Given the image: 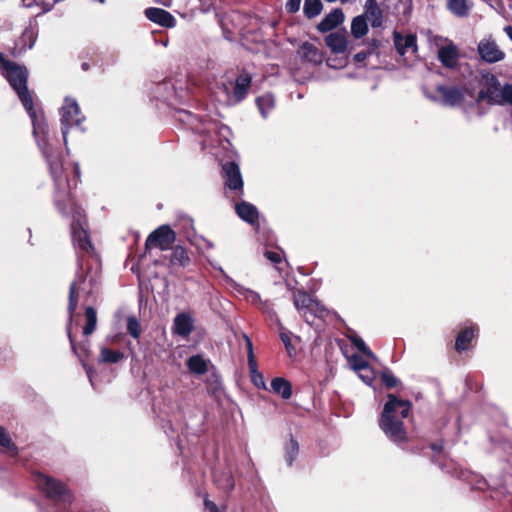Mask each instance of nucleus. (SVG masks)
I'll return each instance as SVG.
<instances>
[{"instance_id": "nucleus-26", "label": "nucleus", "mask_w": 512, "mask_h": 512, "mask_svg": "<svg viewBox=\"0 0 512 512\" xmlns=\"http://www.w3.org/2000/svg\"><path fill=\"white\" fill-rule=\"evenodd\" d=\"M300 450L299 442L293 435L284 444V460L288 466H291L298 457Z\"/></svg>"}, {"instance_id": "nucleus-1", "label": "nucleus", "mask_w": 512, "mask_h": 512, "mask_svg": "<svg viewBox=\"0 0 512 512\" xmlns=\"http://www.w3.org/2000/svg\"><path fill=\"white\" fill-rule=\"evenodd\" d=\"M2 75L17 94L24 109L29 115L33 130L32 134L45 159L54 182V204L64 217H71V239L77 253V272L75 277H99L96 269L85 268V256L92 258L97 264L99 256L91 242L85 214L70 197V185L63 167V155L55 139L51 137L48 123L43 113L34 108L32 94L28 89L29 71L25 65L7 60L0 54Z\"/></svg>"}, {"instance_id": "nucleus-8", "label": "nucleus", "mask_w": 512, "mask_h": 512, "mask_svg": "<svg viewBox=\"0 0 512 512\" xmlns=\"http://www.w3.org/2000/svg\"><path fill=\"white\" fill-rule=\"evenodd\" d=\"M176 240V233L169 225H161L151 232L146 241L145 248H159L161 251L169 250Z\"/></svg>"}, {"instance_id": "nucleus-51", "label": "nucleus", "mask_w": 512, "mask_h": 512, "mask_svg": "<svg viewBox=\"0 0 512 512\" xmlns=\"http://www.w3.org/2000/svg\"><path fill=\"white\" fill-rule=\"evenodd\" d=\"M366 45L367 51L371 55L381 46V42L378 39H371L367 41Z\"/></svg>"}, {"instance_id": "nucleus-11", "label": "nucleus", "mask_w": 512, "mask_h": 512, "mask_svg": "<svg viewBox=\"0 0 512 512\" xmlns=\"http://www.w3.org/2000/svg\"><path fill=\"white\" fill-rule=\"evenodd\" d=\"M222 175L225 186L237 193L243 194V179L237 163L230 161L222 165Z\"/></svg>"}, {"instance_id": "nucleus-34", "label": "nucleus", "mask_w": 512, "mask_h": 512, "mask_svg": "<svg viewBox=\"0 0 512 512\" xmlns=\"http://www.w3.org/2000/svg\"><path fill=\"white\" fill-rule=\"evenodd\" d=\"M170 262L172 265L185 267L190 263V258L182 246H176L172 251Z\"/></svg>"}, {"instance_id": "nucleus-47", "label": "nucleus", "mask_w": 512, "mask_h": 512, "mask_svg": "<svg viewBox=\"0 0 512 512\" xmlns=\"http://www.w3.org/2000/svg\"><path fill=\"white\" fill-rule=\"evenodd\" d=\"M346 64H347V61L344 58H341V59H338V60L335 59V58H328L327 59V65L329 67H332V68H335V69L345 67Z\"/></svg>"}, {"instance_id": "nucleus-13", "label": "nucleus", "mask_w": 512, "mask_h": 512, "mask_svg": "<svg viewBox=\"0 0 512 512\" xmlns=\"http://www.w3.org/2000/svg\"><path fill=\"white\" fill-rule=\"evenodd\" d=\"M479 57L486 63H497L502 61L505 57V53L498 47L496 42L491 38L487 37L482 39L477 46Z\"/></svg>"}, {"instance_id": "nucleus-6", "label": "nucleus", "mask_w": 512, "mask_h": 512, "mask_svg": "<svg viewBox=\"0 0 512 512\" xmlns=\"http://www.w3.org/2000/svg\"><path fill=\"white\" fill-rule=\"evenodd\" d=\"M60 124L63 142L67 147V137L71 128H77L80 132H85L82 122L85 117L81 114L80 107L74 98L66 97L64 104L60 109Z\"/></svg>"}, {"instance_id": "nucleus-39", "label": "nucleus", "mask_w": 512, "mask_h": 512, "mask_svg": "<svg viewBox=\"0 0 512 512\" xmlns=\"http://www.w3.org/2000/svg\"><path fill=\"white\" fill-rule=\"evenodd\" d=\"M0 446L6 448L12 455H17L18 448L4 427L0 426Z\"/></svg>"}, {"instance_id": "nucleus-56", "label": "nucleus", "mask_w": 512, "mask_h": 512, "mask_svg": "<svg viewBox=\"0 0 512 512\" xmlns=\"http://www.w3.org/2000/svg\"><path fill=\"white\" fill-rule=\"evenodd\" d=\"M430 448L433 452L440 453L443 450V441H437L430 445Z\"/></svg>"}, {"instance_id": "nucleus-32", "label": "nucleus", "mask_w": 512, "mask_h": 512, "mask_svg": "<svg viewBox=\"0 0 512 512\" xmlns=\"http://www.w3.org/2000/svg\"><path fill=\"white\" fill-rule=\"evenodd\" d=\"M207 392L214 396L215 398L219 397L221 394L223 387L221 382V377L217 372H211L205 381Z\"/></svg>"}, {"instance_id": "nucleus-30", "label": "nucleus", "mask_w": 512, "mask_h": 512, "mask_svg": "<svg viewBox=\"0 0 512 512\" xmlns=\"http://www.w3.org/2000/svg\"><path fill=\"white\" fill-rule=\"evenodd\" d=\"M216 485L225 492H230L235 486L234 478L229 470L221 471L214 474Z\"/></svg>"}, {"instance_id": "nucleus-25", "label": "nucleus", "mask_w": 512, "mask_h": 512, "mask_svg": "<svg viewBox=\"0 0 512 512\" xmlns=\"http://www.w3.org/2000/svg\"><path fill=\"white\" fill-rule=\"evenodd\" d=\"M209 360L202 355L196 354L190 356L186 361L188 370L195 375H203L208 371Z\"/></svg>"}, {"instance_id": "nucleus-3", "label": "nucleus", "mask_w": 512, "mask_h": 512, "mask_svg": "<svg viewBox=\"0 0 512 512\" xmlns=\"http://www.w3.org/2000/svg\"><path fill=\"white\" fill-rule=\"evenodd\" d=\"M482 88L479 90L473 104L465 109L468 117L473 115L483 116L486 111L481 108V103L486 101L488 105L512 106V84H501L497 76L486 72L482 74Z\"/></svg>"}, {"instance_id": "nucleus-63", "label": "nucleus", "mask_w": 512, "mask_h": 512, "mask_svg": "<svg viewBox=\"0 0 512 512\" xmlns=\"http://www.w3.org/2000/svg\"><path fill=\"white\" fill-rule=\"evenodd\" d=\"M360 377H361V378H362L366 383H368V381H371V380H372V378H370V377H365V376H363V375H361Z\"/></svg>"}, {"instance_id": "nucleus-54", "label": "nucleus", "mask_w": 512, "mask_h": 512, "mask_svg": "<svg viewBox=\"0 0 512 512\" xmlns=\"http://www.w3.org/2000/svg\"><path fill=\"white\" fill-rule=\"evenodd\" d=\"M369 52L366 51H360L354 55V61L357 63H362L366 60V58L369 56Z\"/></svg>"}, {"instance_id": "nucleus-37", "label": "nucleus", "mask_w": 512, "mask_h": 512, "mask_svg": "<svg viewBox=\"0 0 512 512\" xmlns=\"http://www.w3.org/2000/svg\"><path fill=\"white\" fill-rule=\"evenodd\" d=\"M323 9L321 0H305L303 6L304 15L308 19L318 16Z\"/></svg>"}, {"instance_id": "nucleus-43", "label": "nucleus", "mask_w": 512, "mask_h": 512, "mask_svg": "<svg viewBox=\"0 0 512 512\" xmlns=\"http://www.w3.org/2000/svg\"><path fill=\"white\" fill-rule=\"evenodd\" d=\"M242 294L244 295L246 300L251 302L252 304H261L262 303L260 295L253 290L244 289Z\"/></svg>"}, {"instance_id": "nucleus-21", "label": "nucleus", "mask_w": 512, "mask_h": 512, "mask_svg": "<svg viewBox=\"0 0 512 512\" xmlns=\"http://www.w3.org/2000/svg\"><path fill=\"white\" fill-rule=\"evenodd\" d=\"M345 15L342 9L335 8L328 13L321 22L317 25L318 31L325 33L333 30L338 25L344 22Z\"/></svg>"}, {"instance_id": "nucleus-9", "label": "nucleus", "mask_w": 512, "mask_h": 512, "mask_svg": "<svg viewBox=\"0 0 512 512\" xmlns=\"http://www.w3.org/2000/svg\"><path fill=\"white\" fill-rule=\"evenodd\" d=\"M251 76L248 73L240 74L235 81L233 96L230 95L229 87L226 84H222L219 89L225 94V102L227 104L239 103L247 95L251 84Z\"/></svg>"}, {"instance_id": "nucleus-24", "label": "nucleus", "mask_w": 512, "mask_h": 512, "mask_svg": "<svg viewBox=\"0 0 512 512\" xmlns=\"http://www.w3.org/2000/svg\"><path fill=\"white\" fill-rule=\"evenodd\" d=\"M365 13L368 19L370 20L371 26L373 28H378L382 26L383 15L382 10L378 6L377 0H366Z\"/></svg>"}, {"instance_id": "nucleus-41", "label": "nucleus", "mask_w": 512, "mask_h": 512, "mask_svg": "<svg viewBox=\"0 0 512 512\" xmlns=\"http://www.w3.org/2000/svg\"><path fill=\"white\" fill-rule=\"evenodd\" d=\"M381 379L387 388H394L400 384V380L389 370L382 372Z\"/></svg>"}, {"instance_id": "nucleus-61", "label": "nucleus", "mask_w": 512, "mask_h": 512, "mask_svg": "<svg viewBox=\"0 0 512 512\" xmlns=\"http://www.w3.org/2000/svg\"><path fill=\"white\" fill-rule=\"evenodd\" d=\"M229 17H231V20L234 21L235 19H238L240 15L238 13H232Z\"/></svg>"}, {"instance_id": "nucleus-29", "label": "nucleus", "mask_w": 512, "mask_h": 512, "mask_svg": "<svg viewBox=\"0 0 512 512\" xmlns=\"http://www.w3.org/2000/svg\"><path fill=\"white\" fill-rule=\"evenodd\" d=\"M256 105L260 111L261 116L266 119L269 113L275 107V98L273 94L266 93L256 98Z\"/></svg>"}, {"instance_id": "nucleus-57", "label": "nucleus", "mask_w": 512, "mask_h": 512, "mask_svg": "<svg viewBox=\"0 0 512 512\" xmlns=\"http://www.w3.org/2000/svg\"><path fill=\"white\" fill-rule=\"evenodd\" d=\"M82 365H83V367H84V369L86 371V374H87V376L89 378L90 383L93 384V382H92V368L89 367L88 365H86L83 361H82Z\"/></svg>"}, {"instance_id": "nucleus-18", "label": "nucleus", "mask_w": 512, "mask_h": 512, "mask_svg": "<svg viewBox=\"0 0 512 512\" xmlns=\"http://www.w3.org/2000/svg\"><path fill=\"white\" fill-rule=\"evenodd\" d=\"M235 212L240 219L248 224L252 226L258 225L259 212L255 205L241 201L235 205Z\"/></svg>"}, {"instance_id": "nucleus-31", "label": "nucleus", "mask_w": 512, "mask_h": 512, "mask_svg": "<svg viewBox=\"0 0 512 512\" xmlns=\"http://www.w3.org/2000/svg\"><path fill=\"white\" fill-rule=\"evenodd\" d=\"M367 18L364 15H358L351 22V34L355 39H360L368 33Z\"/></svg>"}, {"instance_id": "nucleus-46", "label": "nucleus", "mask_w": 512, "mask_h": 512, "mask_svg": "<svg viewBox=\"0 0 512 512\" xmlns=\"http://www.w3.org/2000/svg\"><path fill=\"white\" fill-rule=\"evenodd\" d=\"M183 222V228L187 235H190L194 231L193 219L189 216H183L180 219Z\"/></svg>"}, {"instance_id": "nucleus-15", "label": "nucleus", "mask_w": 512, "mask_h": 512, "mask_svg": "<svg viewBox=\"0 0 512 512\" xmlns=\"http://www.w3.org/2000/svg\"><path fill=\"white\" fill-rule=\"evenodd\" d=\"M438 59L441 64L449 69H454L458 65L459 51L455 44L450 42L438 49Z\"/></svg>"}, {"instance_id": "nucleus-42", "label": "nucleus", "mask_w": 512, "mask_h": 512, "mask_svg": "<svg viewBox=\"0 0 512 512\" xmlns=\"http://www.w3.org/2000/svg\"><path fill=\"white\" fill-rule=\"evenodd\" d=\"M352 366L355 371H365L370 369L368 362L356 355L352 357Z\"/></svg>"}, {"instance_id": "nucleus-48", "label": "nucleus", "mask_w": 512, "mask_h": 512, "mask_svg": "<svg viewBox=\"0 0 512 512\" xmlns=\"http://www.w3.org/2000/svg\"><path fill=\"white\" fill-rule=\"evenodd\" d=\"M281 341L283 342L287 352L291 355L292 351L294 350V347L291 343V339L288 333L282 332L280 334Z\"/></svg>"}, {"instance_id": "nucleus-7", "label": "nucleus", "mask_w": 512, "mask_h": 512, "mask_svg": "<svg viewBox=\"0 0 512 512\" xmlns=\"http://www.w3.org/2000/svg\"><path fill=\"white\" fill-rule=\"evenodd\" d=\"M296 309L302 313L306 323L312 325L316 317L323 316L324 307L312 299L305 291H297L293 295Z\"/></svg>"}, {"instance_id": "nucleus-44", "label": "nucleus", "mask_w": 512, "mask_h": 512, "mask_svg": "<svg viewBox=\"0 0 512 512\" xmlns=\"http://www.w3.org/2000/svg\"><path fill=\"white\" fill-rule=\"evenodd\" d=\"M250 377L256 387L266 389L264 376L259 371L256 373H250Z\"/></svg>"}, {"instance_id": "nucleus-59", "label": "nucleus", "mask_w": 512, "mask_h": 512, "mask_svg": "<svg viewBox=\"0 0 512 512\" xmlns=\"http://www.w3.org/2000/svg\"><path fill=\"white\" fill-rule=\"evenodd\" d=\"M505 33L509 37V39L512 41V26H506L504 28Z\"/></svg>"}, {"instance_id": "nucleus-58", "label": "nucleus", "mask_w": 512, "mask_h": 512, "mask_svg": "<svg viewBox=\"0 0 512 512\" xmlns=\"http://www.w3.org/2000/svg\"><path fill=\"white\" fill-rule=\"evenodd\" d=\"M244 337H245V340H246V345H247L248 353H254L253 352V344H252L251 339L247 335H245Z\"/></svg>"}, {"instance_id": "nucleus-50", "label": "nucleus", "mask_w": 512, "mask_h": 512, "mask_svg": "<svg viewBox=\"0 0 512 512\" xmlns=\"http://www.w3.org/2000/svg\"><path fill=\"white\" fill-rule=\"evenodd\" d=\"M264 255L270 262L274 264H279L281 262V255L279 252L266 251Z\"/></svg>"}, {"instance_id": "nucleus-22", "label": "nucleus", "mask_w": 512, "mask_h": 512, "mask_svg": "<svg viewBox=\"0 0 512 512\" xmlns=\"http://www.w3.org/2000/svg\"><path fill=\"white\" fill-rule=\"evenodd\" d=\"M437 91L441 94L443 104L447 106H457L464 98L461 89L457 87H445L440 85L437 87Z\"/></svg>"}, {"instance_id": "nucleus-40", "label": "nucleus", "mask_w": 512, "mask_h": 512, "mask_svg": "<svg viewBox=\"0 0 512 512\" xmlns=\"http://www.w3.org/2000/svg\"><path fill=\"white\" fill-rule=\"evenodd\" d=\"M127 331L135 339H138L141 334V326L135 316H129L127 318Z\"/></svg>"}, {"instance_id": "nucleus-27", "label": "nucleus", "mask_w": 512, "mask_h": 512, "mask_svg": "<svg viewBox=\"0 0 512 512\" xmlns=\"http://www.w3.org/2000/svg\"><path fill=\"white\" fill-rule=\"evenodd\" d=\"M270 386L271 390L283 399H289L292 396L291 383L282 377L272 379Z\"/></svg>"}, {"instance_id": "nucleus-17", "label": "nucleus", "mask_w": 512, "mask_h": 512, "mask_svg": "<svg viewBox=\"0 0 512 512\" xmlns=\"http://www.w3.org/2000/svg\"><path fill=\"white\" fill-rule=\"evenodd\" d=\"M297 55L306 63L316 66L323 61L320 50L312 43L304 42L298 49Z\"/></svg>"}, {"instance_id": "nucleus-55", "label": "nucleus", "mask_w": 512, "mask_h": 512, "mask_svg": "<svg viewBox=\"0 0 512 512\" xmlns=\"http://www.w3.org/2000/svg\"><path fill=\"white\" fill-rule=\"evenodd\" d=\"M204 505H205L206 509L209 510V512H221L219 510V508L217 507V505L208 499H206L204 501Z\"/></svg>"}, {"instance_id": "nucleus-38", "label": "nucleus", "mask_w": 512, "mask_h": 512, "mask_svg": "<svg viewBox=\"0 0 512 512\" xmlns=\"http://www.w3.org/2000/svg\"><path fill=\"white\" fill-rule=\"evenodd\" d=\"M350 342L353 344L354 347H356L361 353H363L365 356L376 359L375 354L371 351V349L366 345L365 341L356 335L355 333L348 337Z\"/></svg>"}, {"instance_id": "nucleus-16", "label": "nucleus", "mask_w": 512, "mask_h": 512, "mask_svg": "<svg viewBox=\"0 0 512 512\" xmlns=\"http://www.w3.org/2000/svg\"><path fill=\"white\" fill-rule=\"evenodd\" d=\"M479 329L475 324H471L468 327L462 329L455 339V350L458 353L469 349V344L478 336Z\"/></svg>"}, {"instance_id": "nucleus-62", "label": "nucleus", "mask_w": 512, "mask_h": 512, "mask_svg": "<svg viewBox=\"0 0 512 512\" xmlns=\"http://www.w3.org/2000/svg\"><path fill=\"white\" fill-rule=\"evenodd\" d=\"M203 421H204V420H203V418H201V420H200V422H199V424H198V426H199V427H198V428H196V429H194V431H195V432H198V431H200V430H201V426L203 425Z\"/></svg>"}, {"instance_id": "nucleus-60", "label": "nucleus", "mask_w": 512, "mask_h": 512, "mask_svg": "<svg viewBox=\"0 0 512 512\" xmlns=\"http://www.w3.org/2000/svg\"><path fill=\"white\" fill-rule=\"evenodd\" d=\"M81 68L82 70L87 71L89 69V64L87 62H83Z\"/></svg>"}, {"instance_id": "nucleus-23", "label": "nucleus", "mask_w": 512, "mask_h": 512, "mask_svg": "<svg viewBox=\"0 0 512 512\" xmlns=\"http://www.w3.org/2000/svg\"><path fill=\"white\" fill-rule=\"evenodd\" d=\"M193 328V319L190 315L181 313L174 318L173 330L175 334L187 337L191 334Z\"/></svg>"}, {"instance_id": "nucleus-35", "label": "nucleus", "mask_w": 512, "mask_h": 512, "mask_svg": "<svg viewBox=\"0 0 512 512\" xmlns=\"http://www.w3.org/2000/svg\"><path fill=\"white\" fill-rule=\"evenodd\" d=\"M208 127L210 128V134L215 133L220 140L229 142V138L232 135L231 129L225 125L216 121H209Z\"/></svg>"}, {"instance_id": "nucleus-53", "label": "nucleus", "mask_w": 512, "mask_h": 512, "mask_svg": "<svg viewBox=\"0 0 512 512\" xmlns=\"http://www.w3.org/2000/svg\"><path fill=\"white\" fill-rule=\"evenodd\" d=\"M227 20H228V17H225L222 21H221V25H222V29H223V34H224V37L229 40V41H232L234 39L233 37V32L229 31L228 28H227Z\"/></svg>"}, {"instance_id": "nucleus-33", "label": "nucleus", "mask_w": 512, "mask_h": 512, "mask_svg": "<svg viewBox=\"0 0 512 512\" xmlns=\"http://www.w3.org/2000/svg\"><path fill=\"white\" fill-rule=\"evenodd\" d=\"M447 8L457 17H467L470 10L467 0H448Z\"/></svg>"}, {"instance_id": "nucleus-28", "label": "nucleus", "mask_w": 512, "mask_h": 512, "mask_svg": "<svg viewBox=\"0 0 512 512\" xmlns=\"http://www.w3.org/2000/svg\"><path fill=\"white\" fill-rule=\"evenodd\" d=\"M125 359V354L118 350H112L108 347H101L99 354V363L115 364Z\"/></svg>"}, {"instance_id": "nucleus-12", "label": "nucleus", "mask_w": 512, "mask_h": 512, "mask_svg": "<svg viewBox=\"0 0 512 512\" xmlns=\"http://www.w3.org/2000/svg\"><path fill=\"white\" fill-rule=\"evenodd\" d=\"M174 117L198 134H210L208 127L210 120H203L200 116L184 109L177 110Z\"/></svg>"}, {"instance_id": "nucleus-14", "label": "nucleus", "mask_w": 512, "mask_h": 512, "mask_svg": "<svg viewBox=\"0 0 512 512\" xmlns=\"http://www.w3.org/2000/svg\"><path fill=\"white\" fill-rule=\"evenodd\" d=\"M393 38L395 48L401 56L405 55L409 50H412L413 53L417 52V37L415 34L409 33L403 36L395 30L393 32Z\"/></svg>"}, {"instance_id": "nucleus-4", "label": "nucleus", "mask_w": 512, "mask_h": 512, "mask_svg": "<svg viewBox=\"0 0 512 512\" xmlns=\"http://www.w3.org/2000/svg\"><path fill=\"white\" fill-rule=\"evenodd\" d=\"M34 482L47 498L57 504L66 505L73 501L71 491L63 482L55 478L42 473H36L34 475Z\"/></svg>"}, {"instance_id": "nucleus-64", "label": "nucleus", "mask_w": 512, "mask_h": 512, "mask_svg": "<svg viewBox=\"0 0 512 512\" xmlns=\"http://www.w3.org/2000/svg\"><path fill=\"white\" fill-rule=\"evenodd\" d=\"M75 174H76L77 176H79V174H80V170H79L78 165L75 167Z\"/></svg>"}, {"instance_id": "nucleus-10", "label": "nucleus", "mask_w": 512, "mask_h": 512, "mask_svg": "<svg viewBox=\"0 0 512 512\" xmlns=\"http://www.w3.org/2000/svg\"><path fill=\"white\" fill-rule=\"evenodd\" d=\"M184 91L178 90L171 80H164L154 84L152 94L157 100L163 101L168 105H173L175 100L183 98Z\"/></svg>"}, {"instance_id": "nucleus-5", "label": "nucleus", "mask_w": 512, "mask_h": 512, "mask_svg": "<svg viewBox=\"0 0 512 512\" xmlns=\"http://www.w3.org/2000/svg\"><path fill=\"white\" fill-rule=\"evenodd\" d=\"M472 487L478 490H484L487 487L492 491L493 499L512 501V474L510 473L491 475L489 480L481 478Z\"/></svg>"}, {"instance_id": "nucleus-49", "label": "nucleus", "mask_w": 512, "mask_h": 512, "mask_svg": "<svg viewBox=\"0 0 512 512\" xmlns=\"http://www.w3.org/2000/svg\"><path fill=\"white\" fill-rule=\"evenodd\" d=\"M301 0H288L286 3V10L289 13H296L300 8Z\"/></svg>"}, {"instance_id": "nucleus-52", "label": "nucleus", "mask_w": 512, "mask_h": 512, "mask_svg": "<svg viewBox=\"0 0 512 512\" xmlns=\"http://www.w3.org/2000/svg\"><path fill=\"white\" fill-rule=\"evenodd\" d=\"M248 368L249 373H256L258 371L257 362L254 353H248Z\"/></svg>"}, {"instance_id": "nucleus-2", "label": "nucleus", "mask_w": 512, "mask_h": 512, "mask_svg": "<svg viewBox=\"0 0 512 512\" xmlns=\"http://www.w3.org/2000/svg\"><path fill=\"white\" fill-rule=\"evenodd\" d=\"M411 403L407 400H400L394 394L387 395V402L384 404L379 427L385 436L397 446L407 442V432L403 420L408 417Z\"/></svg>"}, {"instance_id": "nucleus-36", "label": "nucleus", "mask_w": 512, "mask_h": 512, "mask_svg": "<svg viewBox=\"0 0 512 512\" xmlns=\"http://www.w3.org/2000/svg\"><path fill=\"white\" fill-rule=\"evenodd\" d=\"M85 317H86V324L83 327V334L85 336H88L92 334L97 325V315L96 310L92 306H88L85 309Z\"/></svg>"}, {"instance_id": "nucleus-45", "label": "nucleus", "mask_w": 512, "mask_h": 512, "mask_svg": "<svg viewBox=\"0 0 512 512\" xmlns=\"http://www.w3.org/2000/svg\"><path fill=\"white\" fill-rule=\"evenodd\" d=\"M261 309L263 313H265L270 318H277L276 312L274 311L272 304L269 301L262 302Z\"/></svg>"}, {"instance_id": "nucleus-19", "label": "nucleus", "mask_w": 512, "mask_h": 512, "mask_svg": "<svg viewBox=\"0 0 512 512\" xmlns=\"http://www.w3.org/2000/svg\"><path fill=\"white\" fill-rule=\"evenodd\" d=\"M147 19L163 27H173L175 18L166 10L157 7L147 8L144 12Z\"/></svg>"}, {"instance_id": "nucleus-20", "label": "nucleus", "mask_w": 512, "mask_h": 512, "mask_svg": "<svg viewBox=\"0 0 512 512\" xmlns=\"http://www.w3.org/2000/svg\"><path fill=\"white\" fill-rule=\"evenodd\" d=\"M325 43L335 54H343L348 50V41L345 31L331 32L325 37Z\"/></svg>"}]
</instances>
